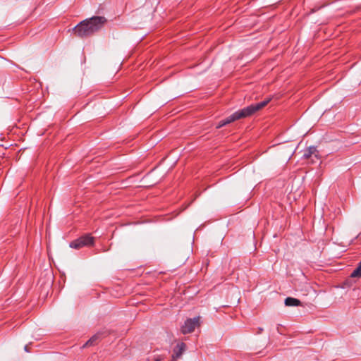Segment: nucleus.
I'll return each instance as SVG.
<instances>
[{
  "label": "nucleus",
  "mask_w": 361,
  "mask_h": 361,
  "mask_svg": "<svg viewBox=\"0 0 361 361\" xmlns=\"http://www.w3.org/2000/svg\"><path fill=\"white\" fill-rule=\"evenodd\" d=\"M106 21L104 16H93L80 22L73 30L77 36L81 38L87 37L101 30Z\"/></svg>",
  "instance_id": "1"
},
{
  "label": "nucleus",
  "mask_w": 361,
  "mask_h": 361,
  "mask_svg": "<svg viewBox=\"0 0 361 361\" xmlns=\"http://www.w3.org/2000/svg\"><path fill=\"white\" fill-rule=\"evenodd\" d=\"M271 98H267L264 99V101L251 104L245 108H243L242 109H240L235 112H234L231 116H228L227 118L223 119L225 125L229 124L232 122H234L238 119L244 118L248 116H252L255 112L261 110L264 106H266L269 102L271 101Z\"/></svg>",
  "instance_id": "2"
},
{
  "label": "nucleus",
  "mask_w": 361,
  "mask_h": 361,
  "mask_svg": "<svg viewBox=\"0 0 361 361\" xmlns=\"http://www.w3.org/2000/svg\"><path fill=\"white\" fill-rule=\"evenodd\" d=\"M94 238L90 233H86L70 243V247L74 249H80L83 247L93 246Z\"/></svg>",
  "instance_id": "3"
},
{
  "label": "nucleus",
  "mask_w": 361,
  "mask_h": 361,
  "mask_svg": "<svg viewBox=\"0 0 361 361\" xmlns=\"http://www.w3.org/2000/svg\"><path fill=\"white\" fill-rule=\"evenodd\" d=\"M200 325V317L192 319H188L181 326V332L183 334H190L194 331L195 328Z\"/></svg>",
  "instance_id": "4"
},
{
  "label": "nucleus",
  "mask_w": 361,
  "mask_h": 361,
  "mask_svg": "<svg viewBox=\"0 0 361 361\" xmlns=\"http://www.w3.org/2000/svg\"><path fill=\"white\" fill-rule=\"evenodd\" d=\"M186 345L184 343H178L173 349L172 357L173 360L179 358L185 350Z\"/></svg>",
  "instance_id": "5"
},
{
  "label": "nucleus",
  "mask_w": 361,
  "mask_h": 361,
  "mask_svg": "<svg viewBox=\"0 0 361 361\" xmlns=\"http://www.w3.org/2000/svg\"><path fill=\"white\" fill-rule=\"evenodd\" d=\"M102 333H97L92 336L83 345V348L86 346H90L94 345L102 338Z\"/></svg>",
  "instance_id": "6"
},
{
  "label": "nucleus",
  "mask_w": 361,
  "mask_h": 361,
  "mask_svg": "<svg viewBox=\"0 0 361 361\" xmlns=\"http://www.w3.org/2000/svg\"><path fill=\"white\" fill-rule=\"evenodd\" d=\"M317 147L314 146H311L308 147L304 152L303 157L305 159H309L311 157L313 154L315 155V157H317Z\"/></svg>",
  "instance_id": "7"
},
{
  "label": "nucleus",
  "mask_w": 361,
  "mask_h": 361,
  "mask_svg": "<svg viewBox=\"0 0 361 361\" xmlns=\"http://www.w3.org/2000/svg\"><path fill=\"white\" fill-rule=\"evenodd\" d=\"M285 305L286 306H299L301 305V302L298 299L288 297L285 300Z\"/></svg>",
  "instance_id": "8"
},
{
  "label": "nucleus",
  "mask_w": 361,
  "mask_h": 361,
  "mask_svg": "<svg viewBox=\"0 0 361 361\" xmlns=\"http://www.w3.org/2000/svg\"><path fill=\"white\" fill-rule=\"evenodd\" d=\"M350 276L361 278V262L358 264L357 268L352 272Z\"/></svg>",
  "instance_id": "9"
},
{
  "label": "nucleus",
  "mask_w": 361,
  "mask_h": 361,
  "mask_svg": "<svg viewBox=\"0 0 361 361\" xmlns=\"http://www.w3.org/2000/svg\"><path fill=\"white\" fill-rule=\"evenodd\" d=\"M226 126V125H225V123H224V121H223V120H221V121H220L219 122L218 125L216 126V128H221V127H223V126Z\"/></svg>",
  "instance_id": "10"
},
{
  "label": "nucleus",
  "mask_w": 361,
  "mask_h": 361,
  "mask_svg": "<svg viewBox=\"0 0 361 361\" xmlns=\"http://www.w3.org/2000/svg\"><path fill=\"white\" fill-rule=\"evenodd\" d=\"M25 350L26 352H30V350H29V348H28V346H27V345H25Z\"/></svg>",
  "instance_id": "11"
},
{
  "label": "nucleus",
  "mask_w": 361,
  "mask_h": 361,
  "mask_svg": "<svg viewBox=\"0 0 361 361\" xmlns=\"http://www.w3.org/2000/svg\"><path fill=\"white\" fill-rule=\"evenodd\" d=\"M262 331H263L262 328H259V332L258 333H261Z\"/></svg>",
  "instance_id": "12"
},
{
  "label": "nucleus",
  "mask_w": 361,
  "mask_h": 361,
  "mask_svg": "<svg viewBox=\"0 0 361 361\" xmlns=\"http://www.w3.org/2000/svg\"><path fill=\"white\" fill-rule=\"evenodd\" d=\"M160 360H161V359H159V357H157V358L155 359V360H156V361H160Z\"/></svg>",
  "instance_id": "13"
}]
</instances>
